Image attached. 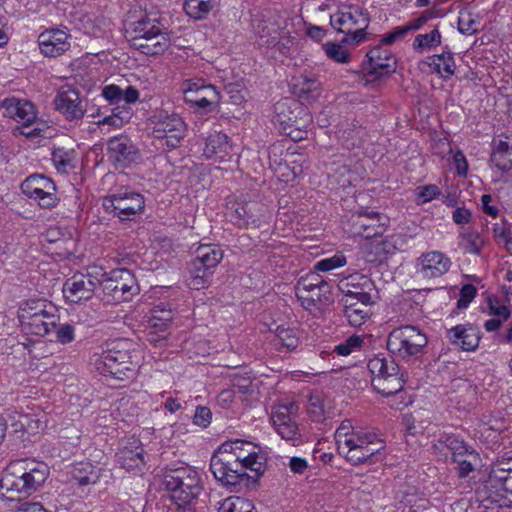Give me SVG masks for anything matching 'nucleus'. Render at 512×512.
I'll return each instance as SVG.
<instances>
[{
    "label": "nucleus",
    "mask_w": 512,
    "mask_h": 512,
    "mask_svg": "<svg viewBox=\"0 0 512 512\" xmlns=\"http://www.w3.org/2000/svg\"><path fill=\"white\" fill-rule=\"evenodd\" d=\"M129 34L131 46L148 56L162 54L169 47L168 34L159 18L147 14L132 24Z\"/></svg>",
    "instance_id": "f257e3e1"
},
{
    "label": "nucleus",
    "mask_w": 512,
    "mask_h": 512,
    "mask_svg": "<svg viewBox=\"0 0 512 512\" xmlns=\"http://www.w3.org/2000/svg\"><path fill=\"white\" fill-rule=\"evenodd\" d=\"M370 16L366 9L357 5L343 6L330 16V24L346 36L341 43L357 45L366 38Z\"/></svg>",
    "instance_id": "f03ea898"
},
{
    "label": "nucleus",
    "mask_w": 512,
    "mask_h": 512,
    "mask_svg": "<svg viewBox=\"0 0 512 512\" xmlns=\"http://www.w3.org/2000/svg\"><path fill=\"white\" fill-rule=\"evenodd\" d=\"M384 449L385 443L377 433L362 429L338 452L349 463L358 466L379 461V455Z\"/></svg>",
    "instance_id": "7ed1b4c3"
},
{
    "label": "nucleus",
    "mask_w": 512,
    "mask_h": 512,
    "mask_svg": "<svg viewBox=\"0 0 512 512\" xmlns=\"http://www.w3.org/2000/svg\"><path fill=\"white\" fill-rule=\"evenodd\" d=\"M371 384L376 392L388 397L400 392L405 384L398 364L392 358L374 357L368 361Z\"/></svg>",
    "instance_id": "20e7f679"
},
{
    "label": "nucleus",
    "mask_w": 512,
    "mask_h": 512,
    "mask_svg": "<svg viewBox=\"0 0 512 512\" xmlns=\"http://www.w3.org/2000/svg\"><path fill=\"white\" fill-rule=\"evenodd\" d=\"M223 256V250L217 245H199L195 251V258L189 265V287L195 290L207 287Z\"/></svg>",
    "instance_id": "39448f33"
},
{
    "label": "nucleus",
    "mask_w": 512,
    "mask_h": 512,
    "mask_svg": "<svg viewBox=\"0 0 512 512\" xmlns=\"http://www.w3.org/2000/svg\"><path fill=\"white\" fill-rule=\"evenodd\" d=\"M163 485L171 492L173 500L184 504L198 497L202 490L198 473L188 466L166 469Z\"/></svg>",
    "instance_id": "423d86ee"
},
{
    "label": "nucleus",
    "mask_w": 512,
    "mask_h": 512,
    "mask_svg": "<svg viewBox=\"0 0 512 512\" xmlns=\"http://www.w3.org/2000/svg\"><path fill=\"white\" fill-rule=\"evenodd\" d=\"M424 333L414 326H402L392 330L387 339V349L402 359L417 357L427 345Z\"/></svg>",
    "instance_id": "0eeeda50"
},
{
    "label": "nucleus",
    "mask_w": 512,
    "mask_h": 512,
    "mask_svg": "<svg viewBox=\"0 0 512 512\" xmlns=\"http://www.w3.org/2000/svg\"><path fill=\"white\" fill-rule=\"evenodd\" d=\"M0 107L4 110V115L20 124L16 128L19 134L28 138L37 137L42 129L35 126L37 113L32 102L16 97L5 98L1 101Z\"/></svg>",
    "instance_id": "6e6552de"
},
{
    "label": "nucleus",
    "mask_w": 512,
    "mask_h": 512,
    "mask_svg": "<svg viewBox=\"0 0 512 512\" xmlns=\"http://www.w3.org/2000/svg\"><path fill=\"white\" fill-rule=\"evenodd\" d=\"M104 296L108 302L129 301L139 291L134 275L127 269L112 271L111 277L102 282Z\"/></svg>",
    "instance_id": "1a4fd4ad"
},
{
    "label": "nucleus",
    "mask_w": 512,
    "mask_h": 512,
    "mask_svg": "<svg viewBox=\"0 0 512 512\" xmlns=\"http://www.w3.org/2000/svg\"><path fill=\"white\" fill-rule=\"evenodd\" d=\"M366 56L368 61L362 66L365 84L387 77L396 69V60L387 49L377 46L372 48Z\"/></svg>",
    "instance_id": "9d476101"
},
{
    "label": "nucleus",
    "mask_w": 512,
    "mask_h": 512,
    "mask_svg": "<svg viewBox=\"0 0 512 512\" xmlns=\"http://www.w3.org/2000/svg\"><path fill=\"white\" fill-rule=\"evenodd\" d=\"M228 446H220L210 461V470L214 477L225 486H235L246 475L243 465L236 463L226 453Z\"/></svg>",
    "instance_id": "9b49d317"
},
{
    "label": "nucleus",
    "mask_w": 512,
    "mask_h": 512,
    "mask_svg": "<svg viewBox=\"0 0 512 512\" xmlns=\"http://www.w3.org/2000/svg\"><path fill=\"white\" fill-rule=\"evenodd\" d=\"M144 198L136 192H119L103 199L104 209L120 220H131L144 209Z\"/></svg>",
    "instance_id": "f8f14e48"
},
{
    "label": "nucleus",
    "mask_w": 512,
    "mask_h": 512,
    "mask_svg": "<svg viewBox=\"0 0 512 512\" xmlns=\"http://www.w3.org/2000/svg\"><path fill=\"white\" fill-rule=\"evenodd\" d=\"M297 410L298 406L295 403H290L278 406L271 415L276 433L293 446H298L303 442L299 426L293 418Z\"/></svg>",
    "instance_id": "ddd939ff"
},
{
    "label": "nucleus",
    "mask_w": 512,
    "mask_h": 512,
    "mask_svg": "<svg viewBox=\"0 0 512 512\" xmlns=\"http://www.w3.org/2000/svg\"><path fill=\"white\" fill-rule=\"evenodd\" d=\"M183 92L187 103L206 112L213 111L219 103V92L204 79L187 80Z\"/></svg>",
    "instance_id": "4468645a"
},
{
    "label": "nucleus",
    "mask_w": 512,
    "mask_h": 512,
    "mask_svg": "<svg viewBox=\"0 0 512 512\" xmlns=\"http://www.w3.org/2000/svg\"><path fill=\"white\" fill-rule=\"evenodd\" d=\"M132 365L129 352L116 347L104 351L95 360V367L101 374H109L120 380L126 376L127 372L132 371Z\"/></svg>",
    "instance_id": "2eb2a0df"
},
{
    "label": "nucleus",
    "mask_w": 512,
    "mask_h": 512,
    "mask_svg": "<svg viewBox=\"0 0 512 512\" xmlns=\"http://www.w3.org/2000/svg\"><path fill=\"white\" fill-rule=\"evenodd\" d=\"M153 134L158 139H166L168 147L175 148L183 139L186 125L176 114L160 112L154 116Z\"/></svg>",
    "instance_id": "dca6fc26"
},
{
    "label": "nucleus",
    "mask_w": 512,
    "mask_h": 512,
    "mask_svg": "<svg viewBox=\"0 0 512 512\" xmlns=\"http://www.w3.org/2000/svg\"><path fill=\"white\" fill-rule=\"evenodd\" d=\"M338 287L343 293V298H349L351 301H361L362 303H375L373 297L375 287L372 280L366 275H350L341 280Z\"/></svg>",
    "instance_id": "f3484780"
},
{
    "label": "nucleus",
    "mask_w": 512,
    "mask_h": 512,
    "mask_svg": "<svg viewBox=\"0 0 512 512\" xmlns=\"http://www.w3.org/2000/svg\"><path fill=\"white\" fill-rule=\"evenodd\" d=\"M23 469L17 463V461L11 462L0 479V496L8 500L21 499L22 497H28L26 475H21Z\"/></svg>",
    "instance_id": "a211bd4d"
},
{
    "label": "nucleus",
    "mask_w": 512,
    "mask_h": 512,
    "mask_svg": "<svg viewBox=\"0 0 512 512\" xmlns=\"http://www.w3.org/2000/svg\"><path fill=\"white\" fill-rule=\"evenodd\" d=\"M221 446H228L226 453L231 456V459L236 463L243 465V470L249 469L255 472L256 476H260L264 473L263 463L259 461L258 454L251 449H254L250 442L235 440L225 442Z\"/></svg>",
    "instance_id": "6ab92c4d"
},
{
    "label": "nucleus",
    "mask_w": 512,
    "mask_h": 512,
    "mask_svg": "<svg viewBox=\"0 0 512 512\" xmlns=\"http://www.w3.org/2000/svg\"><path fill=\"white\" fill-rule=\"evenodd\" d=\"M54 104L56 110L69 121L81 119L86 111L78 91L69 85L59 89Z\"/></svg>",
    "instance_id": "aec40b11"
},
{
    "label": "nucleus",
    "mask_w": 512,
    "mask_h": 512,
    "mask_svg": "<svg viewBox=\"0 0 512 512\" xmlns=\"http://www.w3.org/2000/svg\"><path fill=\"white\" fill-rule=\"evenodd\" d=\"M108 156L114 165L127 167L139 157V151L133 142L124 135L112 137L108 141Z\"/></svg>",
    "instance_id": "412c9836"
},
{
    "label": "nucleus",
    "mask_w": 512,
    "mask_h": 512,
    "mask_svg": "<svg viewBox=\"0 0 512 512\" xmlns=\"http://www.w3.org/2000/svg\"><path fill=\"white\" fill-rule=\"evenodd\" d=\"M69 38L70 35L65 30H46L38 37L40 51L46 57H58L69 50Z\"/></svg>",
    "instance_id": "4be33fe9"
},
{
    "label": "nucleus",
    "mask_w": 512,
    "mask_h": 512,
    "mask_svg": "<svg viewBox=\"0 0 512 512\" xmlns=\"http://www.w3.org/2000/svg\"><path fill=\"white\" fill-rule=\"evenodd\" d=\"M96 280L88 275H74L63 287L65 298L72 303H79L92 298Z\"/></svg>",
    "instance_id": "5701e85b"
},
{
    "label": "nucleus",
    "mask_w": 512,
    "mask_h": 512,
    "mask_svg": "<svg viewBox=\"0 0 512 512\" xmlns=\"http://www.w3.org/2000/svg\"><path fill=\"white\" fill-rule=\"evenodd\" d=\"M451 261L439 251L422 254L417 259V272L423 278H437L444 275L450 268Z\"/></svg>",
    "instance_id": "b1692460"
},
{
    "label": "nucleus",
    "mask_w": 512,
    "mask_h": 512,
    "mask_svg": "<svg viewBox=\"0 0 512 512\" xmlns=\"http://www.w3.org/2000/svg\"><path fill=\"white\" fill-rule=\"evenodd\" d=\"M381 215L378 212L360 209L351 217V230L354 235L362 236L366 239L377 236L381 233Z\"/></svg>",
    "instance_id": "393cba45"
},
{
    "label": "nucleus",
    "mask_w": 512,
    "mask_h": 512,
    "mask_svg": "<svg viewBox=\"0 0 512 512\" xmlns=\"http://www.w3.org/2000/svg\"><path fill=\"white\" fill-rule=\"evenodd\" d=\"M16 461L23 469L21 475H26V482H23V486L27 485L30 496L47 480L49 476V467L44 462L36 461L34 459H20Z\"/></svg>",
    "instance_id": "a878e982"
},
{
    "label": "nucleus",
    "mask_w": 512,
    "mask_h": 512,
    "mask_svg": "<svg viewBox=\"0 0 512 512\" xmlns=\"http://www.w3.org/2000/svg\"><path fill=\"white\" fill-rule=\"evenodd\" d=\"M450 342L464 351H474L480 342V331L472 324L457 325L447 331Z\"/></svg>",
    "instance_id": "bb28decb"
},
{
    "label": "nucleus",
    "mask_w": 512,
    "mask_h": 512,
    "mask_svg": "<svg viewBox=\"0 0 512 512\" xmlns=\"http://www.w3.org/2000/svg\"><path fill=\"white\" fill-rule=\"evenodd\" d=\"M295 294L301 305L309 311L332 302L330 285L315 286L314 288H295Z\"/></svg>",
    "instance_id": "cd10ccee"
},
{
    "label": "nucleus",
    "mask_w": 512,
    "mask_h": 512,
    "mask_svg": "<svg viewBox=\"0 0 512 512\" xmlns=\"http://www.w3.org/2000/svg\"><path fill=\"white\" fill-rule=\"evenodd\" d=\"M143 452L140 441L131 438L117 452V462L126 470L141 469L145 464Z\"/></svg>",
    "instance_id": "c85d7f7f"
},
{
    "label": "nucleus",
    "mask_w": 512,
    "mask_h": 512,
    "mask_svg": "<svg viewBox=\"0 0 512 512\" xmlns=\"http://www.w3.org/2000/svg\"><path fill=\"white\" fill-rule=\"evenodd\" d=\"M490 160L501 171L512 168V132L501 134L493 140Z\"/></svg>",
    "instance_id": "c756f323"
},
{
    "label": "nucleus",
    "mask_w": 512,
    "mask_h": 512,
    "mask_svg": "<svg viewBox=\"0 0 512 512\" xmlns=\"http://www.w3.org/2000/svg\"><path fill=\"white\" fill-rule=\"evenodd\" d=\"M55 310H47L20 324L26 334L45 336L56 326Z\"/></svg>",
    "instance_id": "7c9ffc66"
},
{
    "label": "nucleus",
    "mask_w": 512,
    "mask_h": 512,
    "mask_svg": "<svg viewBox=\"0 0 512 512\" xmlns=\"http://www.w3.org/2000/svg\"><path fill=\"white\" fill-rule=\"evenodd\" d=\"M231 150L232 146L228 136L221 132H213L205 140L203 153L206 158L224 160L229 156Z\"/></svg>",
    "instance_id": "2f4dec72"
},
{
    "label": "nucleus",
    "mask_w": 512,
    "mask_h": 512,
    "mask_svg": "<svg viewBox=\"0 0 512 512\" xmlns=\"http://www.w3.org/2000/svg\"><path fill=\"white\" fill-rule=\"evenodd\" d=\"M341 302L344 306V316L353 327H360L366 322L371 314L370 306L374 304L351 301L349 298H342Z\"/></svg>",
    "instance_id": "473e14b6"
},
{
    "label": "nucleus",
    "mask_w": 512,
    "mask_h": 512,
    "mask_svg": "<svg viewBox=\"0 0 512 512\" xmlns=\"http://www.w3.org/2000/svg\"><path fill=\"white\" fill-rule=\"evenodd\" d=\"M426 63L444 80L450 79L455 73L456 64L449 51L429 56Z\"/></svg>",
    "instance_id": "72a5a7b5"
},
{
    "label": "nucleus",
    "mask_w": 512,
    "mask_h": 512,
    "mask_svg": "<svg viewBox=\"0 0 512 512\" xmlns=\"http://www.w3.org/2000/svg\"><path fill=\"white\" fill-rule=\"evenodd\" d=\"M274 334L273 343L278 350L285 349L286 351H292L296 349L299 344L300 337L296 328L279 325L275 328Z\"/></svg>",
    "instance_id": "f704fd0d"
},
{
    "label": "nucleus",
    "mask_w": 512,
    "mask_h": 512,
    "mask_svg": "<svg viewBox=\"0 0 512 512\" xmlns=\"http://www.w3.org/2000/svg\"><path fill=\"white\" fill-rule=\"evenodd\" d=\"M47 310H54V307L43 299H29L23 302L18 309V319L20 324L30 320Z\"/></svg>",
    "instance_id": "c9c22d12"
},
{
    "label": "nucleus",
    "mask_w": 512,
    "mask_h": 512,
    "mask_svg": "<svg viewBox=\"0 0 512 512\" xmlns=\"http://www.w3.org/2000/svg\"><path fill=\"white\" fill-rule=\"evenodd\" d=\"M255 205V203L235 201L228 206V216L233 223L239 226L246 225L250 221L254 222L255 218L252 212V206Z\"/></svg>",
    "instance_id": "e433bc0d"
},
{
    "label": "nucleus",
    "mask_w": 512,
    "mask_h": 512,
    "mask_svg": "<svg viewBox=\"0 0 512 512\" xmlns=\"http://www.w3.org/2000/svg\"><path fill=\"white\" fill-rule=\"evenodd\" d=\"M489 482L505 493L504 497L512 501V467L494 468L489 474Z\"/></svg>",
    "instance_id": "4c0bfd02"
},
{
    "label": "nucleus",
    "mask_w": 512,
    "mask_h": 512,
    "mask_svg": "<svg viewBox=\"0 0 512 512\" xmlns=\"http://www.w3.org/2000/svg\"><path fill=\"white\" fill-rule=\"evenodd\" d=\"M172 319V309L167 308L165 304L161 303L152 308L149 326L150 328L155 329L156 331L165 332Z\"/></svg>",
    "instance_id": "58836bf2"
},
{
    "label": "nucleus",
    "mask_w": 512,
    "mask_h": 512,
    "mask_svg": "<svg viewBox=\"0 0 512 512\" xmlns=\"http://www.w3.org/2000/svg\"><path fill=\"white\" fill-rule=\"evenodd\" d=\"M485 239L475 230H465L460 234L459 246L469 254L479 255Z\"/></svg>",
    "instance_id": "ea45409f"
},
{
    "label": "nucleus",
    "mask_w": 512,
    "mask_h": 512,
    "mask_svg": "<svg viewBox=\"0 0 512 512\" xmlns=\"http://www.w3.org/2000/svg\"><path fill=\"white\" fill-rule=\"evenodd\" d=\"M184 10L186 14L195 19H204L214 7L213 0H185Z\"/></svg>",
    "instance_id": "a19ab883"
},
{
    "label": "nucleus",
    "mask_w": 512,
    "mask_h": 512,
    "mask_svg": "<svg viewBox=\"0 0 512 512\" xmlns=\"http://www.w3.org/2000/svg\"><path fill=\"white\" fill-rule=\"evenodd\" d=\"M256 33L259 36L261 45H274L279 36L280 27L274 22L263 21L259 22L256 26H254Z\"/></svg>",
    "instance_id": "79ce46f5"
},
{
    "label": "nucleus",
    "mask_w": 512,
    "mask_h": 512,
    "mask_svg": "<svg viewBox=\"0 0 512 512\" xmlns=\"http://www.w3.org/2000/svg\"><path fill=\"white\" fill-rule=\"evenodd\" d=\"M54 182L43 175H31L26 178L21 184V190L25 195H33L35 191L41 188L51 190L54 188Z\"/></svg>",
    "instance_id": "37998d69"
},
{
    "label": "nucleus",
    "mask_w": 512,
    "mask_h": 512,
    "mask_svg": "<svg viewBox=\"0 0 512 512\" xmlns=\"http://www.w3.org/2000/svg\"><path fill=\"white\" fill-rule=\"evenodd\" d=\"M441 44V34L437 28L426 34H418L415 37L413 47L416 51L432 49Z\"/></svg>",
    "instance_id": "c03bdc74"
},
{
    "label": "nucleus",
    "mask_w": 512,
    "mask_h": 512,
    "mask_svg": "<svg viewBox=\"0 0 512 512\" xmlns=\"http://www.w3.org/2000/svg\"><path fill=\"white\" fill-rule=\"evenodd\" d=\"M363 428L354 427L350 420H344L335 432V441L338 451L346 445Z\"/></svg>",
    "instance_id": "a18cd8bd"
},
{
    "label": "nucleus",
    "mask_w": 512,
    "mask_h": 512,
    "mask_svg": "<svg viewBox=\"0 0 512 512\" xmlns=\"http://www.w3.org/2000/svg\"><path fill=\"white\" fill-rule=\"evenodd\" d=\"M320 94L321 84L314 78L303 77L299 84V97L307 101H314Z\"/></svg>",
    "instance_id": "49530a36"
},
{
    "label": "nucleus",
    "mask_w": 512,
    "mask_h": 512,
    "mask_svg": "<svg viewBox=\"0 0 512 512\" xmlns=\"http://www.w3.org/2000/svg\"><path fill=\"white\" fill-rule=\"evenodd\" d=\"M301 112L304 114V118L302 121V126H298L296 124H289L285 130L286 135L290 137L293 141H301L307 137V128L310 126L312 122V118L309 115L306 108L300 107Z\"/></svg>",
    "instance_id": "de8ad7c7"
},
{
    "label": "nucleus",
    "mask_w": 512,
    "mask_h": 512,
    "mask_svg": "<svg viewBox=\"0 0 512 512\" xmlns=\"http://www.w3.org/2000/svg\"><path fill=\"white\" fill-rule=\"evenodd\" d=\"M445 444L451 451L453 460H457L462 457H474V450L468 447L465 442L458 437L448 436Z\"/></svg>",
    "instance_id": "09e8293b"
},
{
    "label": "nucleus",
    "mask_w": 512,
    "mask_h": 512,
    "mask_svg": "<svg viewBox=\"0 0 512 512\" xmlns=\"http://www.w3.org/2000/svg\"><path fill=\"white\" fill-rule=\"evenodd\" d=\"M29 198L34 199L38 202L39 206L42 208H51L54 207L58 198L56 195V186L51 188V190H46L45 188L38 189L33 193V195H27Z\"/></svg>",
    "instance_id": "8fccbe9b"
},
{
    "label": "nucleus",
    "mask_w": 512,
    "mask_h": 512,
    "mask_svg": "<svg viewBox=\"0 0 512 512\" xmlns=\"http://www.w3.org/2000/svg\"><path fill=\"white\" fill-rule=\"evenodd\" d=\"M52 161L59 172L66 173L73 161V152L55 148L52 152Z\"/></svg>",
    "instance_id": "3c124183"
},
{
    "label": "nucleus",
    "mask_w": 512,
    "mask_h": 512,
    "mask_svg": "<svg viewBox=\"0 0 512 512\" xmlns=\"http://www.w3.org/2000/svg\"><path fill=\"white\" fill-rule=\"evenodd\" d=\"M323 49L328 58L338 63H347L349 61L348 52L339 43L327 42L323 45Z\"/></svg>",
    "instance_id": "603ef678"
},
{
    "label": "nucleus",
    "mask_w": 512,
    "mask_h": 512,
    "mask_svg": "<svg viewBox=\"0 0 512 512\" xmlns=\"http://www.w3.org/2000/svg\"><path fill=\"white\" fill-rule=\"evenodd\" d=\"M479 21H477L471 13L461 12L458 18V29L462 34L472 35L479 29Z\"/></svg>",
    "instance_id": "864d4df0"
},
{
    "label": "nucleus",
    "mask_w": 512,
    "mask_h": 512,
    "mask_svg": "<svg viewBox=\"0 0 512 512\" xmlns=\"http://www.w3.org/2000/svg\"><path fill=\"white\" fill-rule=\"evenodd\" d=\"M345 264H346V257L341 253H337L330 258H325V259L318 261L314 265V270L328 272L335 268L342 267Z\"/></svg>",
    "instance_id": "5fc2aeb1"
},
{
    "label": "nucleus",
    "mask_w": 512,
    "mask_h": 512,
    "mask_svg": "<svg viewBox=\"0 0 512 512\" xmlns=\"http://www.w3.org/2000/svg\"><path fill=\"white\" fill-rule=\"evenodd\" d=\"M487 306L489 314L501 318V320H508L511 311L508 306L504 305L497 297H488Z\"/></svg>",
    "instance_id": "6e6d98bb"
},
{
    "label": "nucleus",
    "mask_w": 512,
    "mask_h": 512,
    "mask_svg": "<svg viewBox=\"0 0 512 512\" xmlns=\"http://www.w3.org/2000/svg\"><path fill=\"white\" fill-rule=\"evenodd\" d=\"M387 242L383 240L375 239L370 242L368 245V261H383L386 258L387 250Z\"/></svg>",
    "instance_id": "4d7b16f0"
},
{
    "label": "nucleus",
    "mask_w": 512,
    "mask_h": 512,
    "mask_svg": "<svg viewBox=\"0 0 512 512\" xmlns=\"http://www.w3.org/2000/svg\"><path fill=\"white\" fill-rule=\"evenodd\" d=\"M363 344V339L360 336L352 335L345 342L335 346L334 352L340 356H347L352 351L360 349Z\"/></svg>",
    "instance_id": "13d9d810"
},
{
    "label": "nucleus",
    "mask_w": 512,
    "mask_h": 512,
    "mask_svg": "<svg viewBox=\"0 0 512 512\" xmlns=\"http://www.w3.org/2000/svg\"><path fill=\"white\" fill-rule=\"evenodd\" d=\"M317 270L310 272L304 277H301L295 288H314L322 285H329L317 272Z\"/></svg>",
    "instance_id": "bf43d9fd"
},
{
    "label": "nucleus",
    "mask_w": 512,
    "mask_h": 512,
    "mask_svg": "<svg viewBox=\"0 0 512 512\" xmlns=\"http://www.w3.org/2000/svg\"><path fill=\"white\" fill-rule=\"evenodd\" d=\"M308 412L311 418L316 422H321L324 419L325 411L322 401L319 397H311L309 399Z\"/></svg>",
    "instance_id": "052dcab7"
},
{
    "label": "nucleus",
    "mask_w": 512,
    "mask_h": 512,
    "mask_svg": "<svg viewBox=\"0 0 512 512\" xmlns=\"http://www.w3.org/2000/svg\"><path fill=\"white\" fill-rule=\"evenodd\" d=\"M211 418L212 413L208 407L198 406L193 417V423L205 428L210 424Z\"/></svg>",
    "instance_id": "680f3d73"
},
{
    "label": "nucleus",
    "mask_w": 512,
    "mask_h": 512,
    "mask_svg": "<svg viewBox=\"0 0 512 512\" xmlns=\"http://www.w3.org/2000/svg\"><path fill=\"white\" fill-rule=\"evenodd\" d=\"M476 288L472 284L464 285L460 290V298L457 302L458 308H466L469 303L475 298Z\"/></svg>",
    "instance_id": "e2e57ef3"
},
{
    "label": "nucleus",
    "mask_w": 512,
    "mask_h": 512,
    "mask_svg": "<svg viewBox=\"0 0 512 512\" xmlns=\"http://www.w3.org/2000/svg\"><path fill=\"white\" fill-rule=\"evenodd\" d=\"M56 338L62 344H68L75 338L74 327L70 324H62L56 331Z\"/></svg>",
    "instance_id": "0e129e2a"
},
{
    "label": "nucleus",
    "mask_w": 512,
    "mask_h": 512,
    "mask_svg": "<svg viewBox=\"0 0 512 512\" xmlns=\"http://www.w3.org/2000/svg\"><path fill=\"white\" fill-rule=\"evenodd\" d=\"M439 194V189L435 185H426L419 189L417 194L418 203H426L433 200Z\"/></svg>",
    "instance_id": "69168bd1"
},
{
    "label": "nucleus",
    "mask_w": 512,
    "mask_h": 512,
    "mask_svg": "<svg viewBox=\"0 0 512 512\" xmlns=\"http://www.w3.org/2000/svg\"><path fill=\"white\" fill-rule=\"evenodd\" d=\"M494 233L497 239H499L505 246L506 250L512 251V233L505 227L495 228Z\"/></svg>",
    "instance_id": "338daca9"
},
{
    "label": "nucleus",
    "mask_w": 512,
    "mask_h": 512,
    "mask_svg": "<svg viewBox=\"0 0 512 512\" xmlns=\"http://www.w3.org/2000/svg\"><path fill=\"white\" fill-rule=\"evenodd\" d=\"M13 512H48L42 504L38 502H24L20 504Z\"/></svg>",
    "instance_id": "774afa93"
}]
</instances>
